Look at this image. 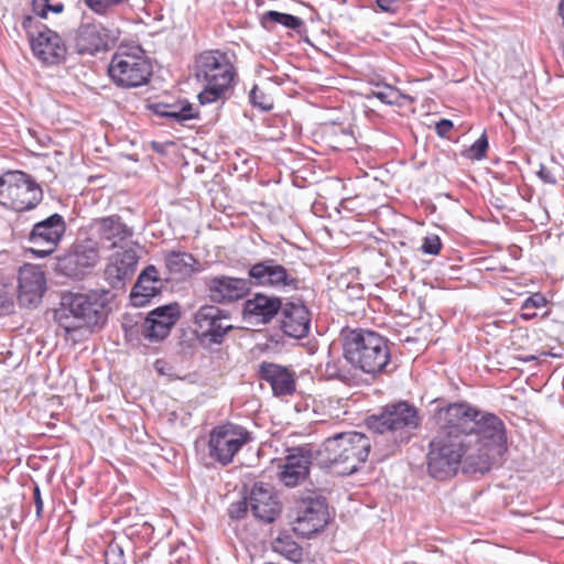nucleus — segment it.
<instances>
[{
	"label": "nucleus",
	"instance_id": "obj_35",
	"mask_svg": "<svg viewBox=\"0 0 564 564\" xmlns=\"http://www.w3.org/2000/svg\"><path fill=\"white\" fill-rule=\"evenodd\" d=\"M85 4L97 14H107L128 0H84Z\"/></svg>",
	"mask_w": 564,
	"mask_h": 564
},
{
	"label": "nucleus",
	"instance_id": "obj_40",
	"mask_svg": "<svg viewBox=\"0 0 564 564\" xmlns=\"http://www.w3.org/2000/svg\"><path fill=\"white\" fill-rule=\"evenodd\" d=\"M546 304H547V300L545 299V296L542 293L536 292L523 301V303L521 305V311L541 308V307L545 306Z\"/></svg>",
	"mask_w": 564,
	"mask_h": 564
},
{
	"label": "nucleus",
	"instance_id": "obj_15",
	"mask_svg": "<svg viewBox=\"0 0 564 564\" xmlns=\"http://www.w3.org/2000/svg\"><path fill=\"white\" fill-rule=\"evenodd\" d=\"M317 446L305 444L289 448L282 464L278 466V478L285 487H296L303 484L312 465H317Z\"/></svg>",
	"mask_w": 564,
	"mask_h": 564
},
{
	"label": "nucleus",
	"instance_id": "obj_30",
	"mask_svg": "<svg viewBox=\"0 0 564 564\" xmlns=\"http://www.w3.org/2000/svg\"><path fill=\"white\" fill-rule=\"evenodd\" d=\"M154 107L159 116L172 119L178 123L198 118V111L186 100L174 105L156 104Z\"/></svg>",
	"mask_w": 564,
	"mask_h": 564
},
{
	"label": "nucleus",
	"instance_id": "obj_45",
	"mask_svg": "<svg viewBox=\"0 0 564 564\" xmlns=\"http://www.w3.org/2000/svg\"><path fill=\"white\" fill-rule=\"evenodd\" d=\"M378 8L388 13H394L398 10V0H376Z\"/></svg>",
	"mask_w": 564,
	"mask_h": 564
},
{
	"label": "nucleus",
	"instance_id": "obj_44",
	"mask_svg": "<svg viewBox=\"0 0 564 564\" xmlns=\"http://www.w3.org/2000/svg\"><path fill=\"white\" fill-rule=\"evenodd\" d=\"M33 500H34V505H35V513H36V518L40 519L42 517V513H43V499H42V496H41V489L39 487V485H34V488H33Z\"/></svg>",
	"mask_w": 564,
	"mask_h": 564
},
{
	"label": "nucleus",
	"instance_id": "obj_25",
	"mask_svg": "<svg viewBox=\"0 0 564 564\" xmlns=\"http://www.w3.org/2000/svg\"><path fill=\"white\" fill-rule=\"evenodd\" d=\"M281 328L293 338H304L311 329V313L302 302L290 301L281 308Z\"/></svg>",
	"mask_w": 564,
	"mask_h": 564
},
{
	"label": "nucleus",
	"instance_id": "obj_38",
	"mask_svg": "<svg viewBox=\"0 0 564 564\" xmlns=\"http://www.w3.org/2000/svg\"><path fill=\"white\" fill-rule=\"evenodd\" d=\"M106 564H126L123 550L118 544H110L105 553Z\"/></svg>",
	"mask_w": 564,
	"mask_h": 564
},
{
	"label": "nucleus",
	"instance_id": "obj_23",
	"mask_svg": "<svg viewBox=\"0 0 564 564\" xmlns=\"http://www.w3.org/2000/svg\"><path fill=\"white\" fill-rule=\"evenodd\" d=\"M139 256L132 248L117 251L105 269V276L112 289H123L137 269Z\"/></svg>",
	"mask_w": 564,
	"mask_h": 564
},
{
	"label": "nucleus",
	"instance_id": "obj_47",
	"mask_svg": "<svg viewBox=\"0 0 564 564\" xmlns=\"http://www.w3.org/2000/svg\"><path fill=\"white\" fill-rule=\"evenodd\" d=\"M48 11L53 12V13H61L63 12L64 10V6L62 2H55V3H52L50 0H48Z\"/></svg>",
	"mask_w": 564,
	"mask_h": 564
},
{
	"label": "nucleus",
	"instance_id": "obj_10",
	"mask_svg": "<svg viewBox=\"0 0 564 564\" xmlns=\"http://www.w3.org/2000/svg\"><path fill=\"white\" fill-rule=\"evenodd\" d=\"M293 531L302 538H312L323 531L329 521L326 500L311 492L295 502L293 509Z\"/></svg>",
	"mask_w": 564,
	"mask_h": 564
},
{
	"label": "nucleus",
	"instance_id": "obj_2",
	"mask_svg": "<svg viewBox=\"0 0 564 564\" xmlns=\"http://www.w3.org/2000/svg\"><path fill=\"white\" fill-rule=\"evenodd\" d=\"M345 356L362 375L377 379L393 371L389 340L377 332L366 328L347 329L343 333Z\"/></svg>",
	"mask_w": 564,
	"mask_h": 564
},
{
	"label": "nucleus",
	"instance_id": "obj_16",
	"mask_svg": "<svg viewBox=\"0 0 564 564\" xmlns=\"http://www.w3.org/2000/svg\"><path fill=\"white\" fill-rule=\"evenodd\" d=\"M195 334L210 344H221L226 334L232 328L230 314L216 304H205L194 314Z\"/></svg>",
	"mask_w": 564,
	"mask_h": 564
},
{
	"label": "nucleus",
	"instance_id": "obj_3",
	"mask_svg": "<svg viewBox=\"0 0 564 564\" xmlns=\"http://www.w3.org/2000/svg\"><path fill=\"white\" fill-rule=\"evenodd\" d=\"M317 449V466L329 468L339 476H349L367 462L371 440L360 432H345L326 438Z\"/></svg>",
	"mask_w": 564,
	"mask_h": 564
},
{
	"label": "nucleus",
	"instance_id": "obj_34",
	"mask_svg": "<svg viewBox=\"0 0 564 564\" xmlns=\"http://www.w3.org/2000/svg\"><path fill=\"white\" fill-rule=\"evenodd\" d=\"M249 101L256 108L262 111H269L273 108V99L265 94L258 85H254L249 93Z\"/></svg>",
	"mask_w": 564,
	"mask_h": 564
},
{
	"label": "nucleus",
	"instance_id": "obj_29",
	"mask_svg": "<svg viewBox=\"0 0 564 564\" xmlns=\"http://www.w3.org/2000/svg\"><path fill=\"white\" fill-rule=\"evenodd\" d=\"M165 267L170 274L181 279L202 270L198 260L189 252L170 251L165 254Z\"/></svg>",
	"mask_w": 564,
	"mask_h": 564
},
{
	"label": "nucleus",
	"instance_id": "obj_36",
	"mask_svg": "<svg viewBox=\"0 0 564 564\" xmlns=\"http://www.w3.org/2000/svg\"><path fill=\"white\" fill-rule=\"evenodd\" d=\"M487 150L488 139L486 133H482L463 154L470 160L479 161L486 156Z\"/></svg>",
	"mask_w": 564,
	"mask_h": 564
},
{
	"label": "nucleus",
	"instance_id": "obj_13",
	"mask_svg": "<svg viewBox=\"0 0 564 564\" xmlns=\"http://www.w3.org/2000/svg\"><path fill=\"white\" fill-rule=\"evenodd\" d=\"M66 228L64 217L57 213L35 223L26 238L30 252L39 259L52 254L62 241Z\"/></svg>",
	"mask_w": 564,
	"mask_h": 564
},
{
	"label": "nucleus",
	"instance_id": "obj_33",
	"mask_svg": "<svg viewBox=\"0 0 564 564\" xmlns=\"http://www.w3.org/2000/svg\"><path fill=\"white\" fill-rule=\"evenodd\" d=\"M274 550L293 562H297L302 557V549L294 541L288 539L278 538L274 542Z\"/></svg>",
	"mask_w": 564,
	"mask_h": 564
},
{
	"label": "nucleus",
	"instance_id": "obj_52",
	"mask_svg": "<svg viewBox=\"0 0 564 564\" xmlns=\"http://www.w3.org/2000/svg\"><path fill=\"white\" fill-rule=\"evenodd\" d=\"M10 303L8 301H3L2 304H1V308H6L7 306H9Z\"/></svg>",
	"mask_w": 564,
	"mask_h": 564
},
{
	"label": "nucleus",
	"instance_id": "obj_41",
	"mask_svg": "<svg viewBox=\"0 0 564 564\" xmlns=\"http://www.w3.org/2000/svg\"><path fill=\"white\" fill-rule=\"evenodd\" d=\"M248 506H249V503H247V501H245V500L231 503L228 508L229 517L231 519L243 518L248 511Z\"/></svg>",
	"mask_w": 564,
	"mask_h": 564
},
{
	"label": "nucleus",
	"instance_id": "obj_20",
	"mask_svg": "<svg viewBox=\"0 0 564 564\" xmlns=\"http://www.w3.org/2000/svg\"><path fill=\"white\" fill-rule=\"evenodd\" d=\"M46 289L42 269L34 264H24L19 270L18 301L24 307H35L41 303Z\"/></svg>",
	"mask_w": 564,
	"mask_h": 564
},
{
	"label": "nucleus",
	"instance_id": "obj_18",
	"mask_svg": "<svg viewBox=\"0 0 564 564\" xmlns=\"http://www.w3.org/2000/svg\"><path fill=\"white\" fill-rule=\"evenodd\" d=\"M90 227L97 237L98 247L106 249H124V246L133 236L132 228L117 214L95 218Z\"/></svg>",
	"mask_w": 564,
	"mask_h": 564
},
{
	"label": "nucleus",
	"instance_id": "obj_22",
	"mask_svg": "<svg viewBox=\"0 0 564 564\" xmlns=\"http://www.w3.org/2000/svg\"><path fill=\"white\" fill-rule=\"evenodd\" d=\"M257 376L271 387L274 397L292 395L295 392V372L285 366L262 361L258 365Z\"/></svg>",
	"mask_w": 564,
	"mask_h": 564
},
{
	"label": "nucleus",
	"instance_id": "obj_53",
	"mask_svg": "<svg viewBox=\"0 0 564 564\" xmlns=\"http://www.w3.org/2000/svg\"><path fill=\"white\" fill-rule=\"evenodd\" d=\"M404 564H417V563L413 562V561H410V562H405Z\"/></svg>",
	"mask_w": 564,
	"mask_h": 564
},
{
	"label": "nucleus",
	"instance_id": "obj_24",
	"mask_svg": "<svg viewBox=\"0 0 564 564\" xmlns=\"http://www.w3.org/2000/svg\"><path fill=\"white\" fill-rule=\"evenodd\" d=\"M109 31L100 23L83 22L75 33V48L78 54L94 55L108 50Z\"/></svg>",
	"mask_w": 564,
	"mask_h": 564
},
{
	"label": "nucleus",
	"instance_id": "obj_32",
	"mask_svg": "<svg viewBox=\"0 0 564 564\" xmlns=\"http://www.w3.org/2000/svg\"><path fill=\"white\" fill-rule=\"evenodd\" d=\"M369 96H373L386 105H400L402 94L391 85L384 83H371Z\"/></svg>",
	"mask_w": 564,
	"mask_h": 564
},
{
	"label": "nucleus",
	"instance_id": "obj_11",
	"mask_svg": "<svg viewBox=\"0 0 564 564\" xmlns=\"http://www.w3.org/2000/svg\"><path fill=\"white\" fill-rule=\"evenodd\" d=\"M180 317V305L173 303L154 308L140 324L135 322L128 326L124 323L122 327L128 340H132L133 336L141 334L149 341L156 343L163 340L170 334Z\"/></svg>",
	"mask_w": 564,
	"mask_h": 564
},
{
	"label": "nucleus",
	"instance_id": "obj_49",
	"mask_svg": "<svg viewBox=\"0 0 564 564\" xmlns=\"http://www.w3.org/2000/svg\"><path fill=\"white\" fill-rule=\"evenodd\" d=\"M557 12L562 19V24L564 26V0H560L558 6H557Z\"/></svg>",
	"mask_w": 564,
	"mask_h": 564
},
{
	"label": "nucleus",
	"instance_id": "obj_5",
	"mask_svg": "<svg viewBox=\"0 0 564 564\" xmlns=\"http://www.w3.org/2000/svg\"><path fill=\"white\" fill-rule=\"evenodd\" d=\"M55 321L65 337L76 341V335L83 328L104 324L107 319L105 301L95 293H64L59 307L54 313Z\"/></svg>",
	"mask_w": 564,
	"mask_h": 564
},
{
	"label": "nucleus",
	"instance_id": "obj_21",
	"mask_svg": "<svg viewBox=\"0 0 564 564\" xmlns=\"http://www.w3.org/2000/svg\"><path fill=\"white\" fill-rule=\"evenodd\" d=\"M249 506L253 516L263 522H273L282 511V505L274 488L264 482H257L249 496Z\"/></svg>",
	"mask_w": 564,
	"mask_h": 564
},
{
	"label": "nucleus",
	"instance_id": "obj_26",
	"mask_svg": "<svg viewBox=\"0 0 564 564\" xmlns=\"http://www.w3.org/2000/svg\"><path fill=\"white\" fill-rule=\"evenodd\" d=\"M282 301L276 296H269L263 293H257L243 304V314L249 319L257 323L268 324L282 308Z\"/></svg>",
	"mask_w": 564,
	"mask_h": 564
},
{
	"label": "nucleus",
	"instance_id": "obj_51",
	"mask_svg": "<svg viewBox=\"0 0 564 564\" xmlns=\"http://www.w3.org/2000/svg\"><path fill=\"white\" fill-rule=\"evenodd\" d=\"M541 356H545V357H546V356H551V357H558V355H557V354H553V352H550V351H542V352H541Z\"/></svg>",
	"mask_w": 564,
	"mask_h": 564
},
{
	"label": "nucleus",
	"instance_id": "obj_50",
	"mask_svg": "<svg viewBox=\"0 0 564 564\" xmlns=\"http://www.w3.org/2000/svg\"><path fill=\"white\" fill-rule=\"evenodd\" d=\"M522 360L524 362L535 361V360H538V357L534 355H528V356L522 357Z\"/></svg>",
	"mask_w": 564,
	"mask_h": 564
},
{
	"label": "nucleus",
	"instance_id": "obj_27",
	"mask_svg": "<svg viewBox=\"0 0 564 564\" xmlns=\"http://www.w3.org/2000/svg\"><path fill=\"white\" fill-rule=\"evenodd\" d=\"M163 286L158 269L150 264L139 275L132 288L130 299L134 306H144L161 292Z\"/></svg>",
	"mask_w": 564,
	"mask_h": 564
},
{
	"label": "nucleus",
	"instance_id": "obj_8",
	"mask_svg": "<svg viewBox=\"0 0 564 564\" xmlns=\"http://www.w3.org/2000/svg\"><path fill=\"white\" fill-rule=\"evenodd\" d=\"M253 440L251 432L242 425L227 422L209 432L208 457L221 466H228L241 448Z\"/></svg>",
	"mask_w": 564,
	"mask_h": 564
},
{
	"label": "nucleus",
	"instance_id": "obj_19",
	"mask_svg": "<svg viewBox=\"0 0 564 564\" xmlns=\"http://www.w3.org/2000/svg\"><path fill=\"white\" fill-rule=\"evenodd\" d=\"M30 45L33 55L45 66L59 65L66 59L67 47L63 39L46 25H42L41 33L32 39Z\"/></svg>",
	"mask_w": 564,
	"mask_h": 564
},
{
	"label": "nucleus",
	"instance_id": "obj_17",
	"mask_svg": "<svg viewBox=\"0 0 564 564\" xmlns=\"http://www.w3.org/2000/svg\"><path fill=\"white\" fill-rule=\"evenodd\" d=\"M203 283L208 299L214 304H231L251 292L248 278L217 274L205 276Z\"/></svg>",
	"mask_w": 564,
	"mask_h": 564
},
{
	"label": "nucleus",
	"instance_id": "obj_12",
	"mask_svg": "<svg viewBox=\"0 0 564 564\" xmlns=\"http://www.w3.org/2000/svg\"><path fill=\"white\" fill-rule=\"evenodd\" d=\"M248 279L251 289L265 288L282 291L300 289V279L294 271L285 268L273 258H264L248 268Z\"/></svg>",
	"mask_w": 564,
	"mask_h": 564
},
{
	"label": "nucleus",
	"instance_id": "obj_7",
	"mask_svg": "<svg viewBox=\"0 0 564 564\" xmlns=\"http://www.w3.org/2000/svg\"><path fill=\"white\" fill-rule=\"evenodd\" d=\"M43 192L35 181L21 171H9L0 176V203L17 212L35 208Z\"/></svg>",
	"mask_w": 564,
	"mask_h": 564
},
{
	"label": "nucleus",
	"instance_id": "obj_31",
	"mask_svg": "<svg viewBox=\"0 0 564 564\" xmlns=\"http://www.w3.org/2000/svg\"><path fill=\"white\" fill-rule=\"evenodd\" d=\"M261 24L267 30H272L273 24H281L288 29L296 30L303 24V21L292 14L270 10L262 14Z\"/></svg>",
	"mask_w": 564,
	"mask_h": 564
},
{
	"label": "nucleus",
	"instance_id": "obj_1",
	"mask_svg": "<svg viewBox=\"0 0 564 564\" xmlns=\"http://www.w3.org/2000/svg\"><path fill=\"white\" fill-rule=\"evenodd\" d=\"M432 419L436 430L426 465L429 475L438 480L454 477L460 465L465 474L489 471L490 452H500L507 442L503 422L466 401L437 405Z\"/></svg>",
	"mask_w": 564,
	"mask_h": 564
},
{
	"label": "nucleus",
	"instance_id": "obj_43",
	"mask_svg": "<svg viewBox=\"0 0 564 564\" xmlns=\"http://www.w3.org/2000/svg\"><path fill=\"white\" fill-rule=\"evenodd\" d=\"M536 174L544 183H547V184L556 183V177H555L554 173L544 164H540V169L536 172Z\"/></svg>",
	"mask_w": 564,
	"mask_h": 564
},
{
	"label": "nucleus",
	"instance_id": "obj_46",
	"mask_svg": "<svg viewBox=\"0 0 564 564\" xmlns=\"http://www.w3.org/2000/svg\"><path fill=\"white\" fill-rule=\"evenodd\" d=\"M453 122L447 119H442L436 123V132L440 137H445L452 129H453Z\"/></svg>",
	"mask_w": 564,
	"mask_h": 564
},
{
	"label": "nucleus",
	"instance_id": "obj_39",
	"mask_svg": "<svg viewBox=\"0 0 564 564\" xmlns=\"http://www.w3.org/2000/svg\"><path fill=\"white\" fill-rule=\"evenodd\" d=\"M442 248V242L438 236H427L424 238L423 243L421 246V250L431 256H436L440 253Z\"/></svg>",
	"mask_w": 564,
	"mask_h": 564
},
{
	"label": "nucleus",
	"instance_id": "obj_48",
	"mask_svg": "<svg viewBox=\"0 0 564 564\" xmlns=\"http://www.w3.org/2000/svg\"><path fill=\"white\" fill-rule=\"evenodd\" d=\"M536 316V313L531 312V310L528 311H521L520 317L524 321L532 319Z\"/></svg>",
	"mask_w": 564,
	"mask_h": 564
},
{
	"label": "nucleus",
	"instance_id": "obj_9",
	"mask_svg": "<svg viewBox=\"0 0 564 564\" xmlns=\"http://www.w3.org/2000/svg\"><path fill=\"white\" fill-rule=\"evenodd\" d=\"M111 80L122 88H133L147 84L152 76V65L147 57L120 50L113 54L108 66Z\"/></svg>",
	"mask_w": 564,
	"mask_h": 564
},
{
	"label": "nucleus",
	"instance_id": "obj_14",
	"mask_svg": "<svg viewBox=\"0 0 564 564\" xmlns=\"http://www.w3.org/2000/svg\"><path fill=\"white\" fill-rule=\"evenodd\" d=\"M98 242L93 238H77L58 258V269L66 276L83 279L99 261Z\"/></svg>",
	"mask_w": 564,
	"mask_h": 564
},
{
	"label": "nucleus",
	"instance_id": "obj_28",
	"mask_svg": "<svg viewBox=\"0 0 564 564\" xmlns=\"http://www.w3.org/2000/svg\"><path fill=\"white\" fill-rule=\"evenodd\" d=\"M324 376L328 380H338L347 386H356L360 381V370L345 356L332 358L325 362Z\"/></svg>",
	"mask_w": 564,
	"mask_h": 564
},
{
	"label": "nucleus",
	"instance_id": "obj_37",
	"mask_svg": "<svg viewBox=\"0 0 564 564\" xmlns=\"http://www.w3.org/2000/svg\"><path fill=\"white\" fill-rule=\"evenodd\" d=\"M21 25H22L23 30L25 31L29 41L31 42L32 39H34V36L37 33H41V29H42L43 24L39 23V21L32 15H24L22 18Z\"/></svg>",
	"mask_w": 564,
	"mask_h": 564
},
{
	"label": "nucleus",
	"instance_id": "obj_6",
	"mask_svg": "<svg viewBox=\"0 0 564 564\" xmlns=\"http://www.w3.org/2000/svg\"><path fill=\"white\" fill-rule=\"evenodd\" d=\"M366 424L373 433H387L395 443H404L421 425V416L413 404L399 401L387 404L379 414L369 416Z\"/></svg>",
	"mask_w": 564,
	"mask_h": 564
},
{
	"label": "nucleus",
	"instance_id": "obj_4",
	"mask_svg": "<svg viewBox=\"0 0 564 564\" xmlns=\"http://www.w3.org/2000/svg\"><path fill=\"white\" fill-rule=\"evenodd\" d=\"M235 62L236 55L229 51L208 50L196 56L194 76L204 87L197 96L200 105L226 98L237 76Z\"/></svg>",
	"mask_w": 564,
	"mask_h": 564
},
{
	"label": "nucleus",
	"instance_id": "obj_42",
	"mask_svg": "<svg viewBox=\"0 0 564 564\" xmlns=\"http://www.w3.org/2000/svg\"><path fill=\"white\" fill-rule=\"evenodd\" d=\"M48 0H33L32 10L39 18H46L48 12Z\"/></svg>",
	"mask_w": 564,
	"mask_h": 564
}]
</instances>
